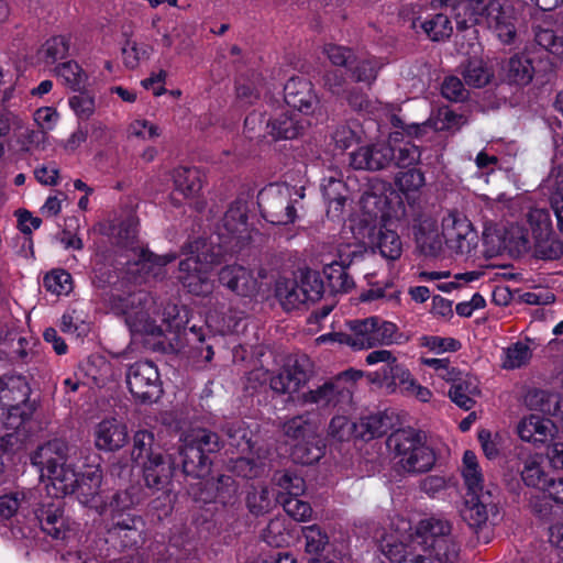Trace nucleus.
<instances>
[{
	"label": "nucleus",
	"mask_w": 563,
	"mask_h": 563,
	"mask_svg": "<svg viewBox=\"0 0 563 563\" xmlns=\"http://www.w3.org/2000/svg\"><path fill=\"white\" fill-rule=\"evenodd\" d=\"M462 474L467 487L462 517L471 528L481 529L486 525L489 514L497 512L498 487L493 484L484 485L477 457L472 451L464 453Z\"/></svg>",
	"instance_id": "1"
},
{
	"label": "nucleus",
	"mask_w": 563,
	"mask_h": 563,
	"mask_svg": "<svg viewBox=\"0 0 563 563\" xmlns=\"http://www.w3.org/2000/svg\"><path fill=\"white\" fill-rule=\"evenodd\" d=\"M181 250L188 257L179 262L178 282L188 292L196 296L210 294L212 283L209 278V269L219 261L220 250L214 252L212 243L202 238L188 242Z\"/></svg>",
	"instance_id": "2"
},
{
	"label": "nucleus",
	"mask_w": 563,
	"mask_h": 563,
	"mask_svg": "<svg viewBox=\"0 0 563 563\" xmlns=\"http://www.w3.org/2000/svg\"><path fill=\"white\" fill-rule=\"evenodd\" d=\"M179 446L183 472L194 478H203L210 472V454L222 448L220 437L208 429H192L181 438Z\"/></svg>",
	"instance_id": "3"
},
{
	"label": "nucleus",
	"mask_w": 563,
	"mask_h": 563,
	"mask_svg": "<svg viewBox=\"0 0 563 563\" xmlns=\"http://www.w3.org/2000/svg\"><path fill=\"white\" fill-rule=\"evenodd\" d=\"M346 327L347 331L322 335L319 340L322 342L333 341L346 344L354 350H363L391 343L397 331L396 324L378 317L353 320L347 322Z\"/></svg>",
	"instance_id": "4"
},
{
	"label": "nucleus",
	"mask_w": 563,
	"mask_h": 563,
	"mask_svg": "<svg viewBox=\"0 0 563 563\" xmlns=\"http://www.w3.org/2000/svg\"><path fill=\"white\" fill-rule=\"evenodd\" d=\"M362 377L357 371H345L335 378L324 382L297 397L300 406L314 405L319 410H330L352 401L354 382Z\"/></svg>",
	"instance_id": "5"
},
{
	"label": "nucleus",
	"mask_w": 563,
	"mask_h": 563,
	"mask_svg": "<svg viewBox=\"0 0 563 563\" xmlns=\"http://www.w3.org/2000/svg\"><path fill=\"white\" fill-rule=\"evenodd\" d=\"M295 188L285 184H269L257 195V203L262 217L274 225L294 223L297 211L294 206Z\"/></svg>",
	"instance_id": "6"
},
{
	"label": "nucleus",
	"mask_w": 563,
	"mask_h": 563,
	"mask_svg": "<svg viewBox=\"0 0 563 563\" xmlns=\"http://www.w3.org/2000/svg\"><path fill=\"white\" fill-rule=\"evenodd\" d=\"M532 234V254L538 260L555 261L563 255V242L552 231L550 213L532 209L527 214Z\"/></svg>",
	"instance_id": "7"
},
{
	"label": "nucleus",
	"mask_w": 563,
	"mask_h": 563,
	"mask_svg": "<svg viewBox=\"0 0 563 563\" xmlns=\"http://www.w3.org/2000/svg\"><path fill=\"white\" fill-rule=\"evenodd\" d=\"M526 3L521 0H489L486 21L499 40L509 44L517 33V24L522 18Z\"/></svg>",
	"instance_id": "8"
},
{
	"label": "nucleus",
	"mask_w": 563,
	"mask_h": 563,
	"mask_svg": "<svg viewBox=\"0 0 563 563\" xmlns=\"http://www.w3.org/2000/svg\"><path fill=\"white\" fill-rule=\"evenodd\" d=\"M283 432L286 437L294 440H312L311 446L308 448L303 443L296 446L295 454L300 459L302 464H312L322 456V446L316 437L317 427L309 420L308 415H299L287 420L283 424Z\"/></svg>",
	"instance_id": "9"
},
{
	"label": "nucleus",
	"mask_w": 563,
	"mask_h": 563,
	"mask_svg": "<svg viewBox=\"0 0 563 563\" xmlns=\"http://www.w3.org/2000/svg\"><path fill=\"white\" fill-rule=\"evenodd\" d=\"M313 374L310 358L302 354L289 357L278 374L271 378V387L278 394H292L308 383Z\"/></svg>",
	"instance_id": "10"
},
{
	"label": "nucleus",
	"mask_w": 563,
	"mask_h": 563,
	"mask_svg": "<svg viewBox=\"0 0 563 563\" xmlns=\"http://www.w3.org/2000/svg\"><path fill=\"white\" fill-rule=\"evenodd\" d=\"M126 384L133 397L141 402L157 399L162 391L158 371L148 361L136 362L129 367Z\"/></svg>",
	"instance_id": "11"
},
{
	"label": "nucleus",
	"mask_w": 563,
	"mask_h": 563,
	"mask_svg": "<svg viewBox=\"0 0 563 563\" xmlns=\"http://www.w3.org/2000/svg\"><path fill=\"white\" fill-rule=\"evenodd\" d=\"M442 236L446 246L456 255L470 254L477 240L472 223L453 212L442 219Z\"/></svg>",
	"instance_id": "12"
},
{
	"label": "nucleus",
	"mask_w": 563,
	"mask_h": 563,
	"mask_svg": "<svg viewBox=\"0 0 563 563\" xmlns=\"http://www.w3.org/2000/svg\"><path fill=\"white\" fill-rule=\"evenodd\" d=\"M220 285L240 297L254 298L261 289V283L252 269L239 264H230L218 272Z\"/></svg>",
	"instance_id": "13"
},
{
	"label": "nucleus",
	"mask_w": 563,
	"mask_h": 563,
	"mask_svg": "<svg viewBox=\"0 0 563 563\" xmlns=\"http://www.w3.org/2000/svg\"><path fill=\"white\" fill-rule=\"evenodd\" d=\"M176 258L177 256L174 253L156 255L148 250L141 249L130 272L136 275L134 277L136 284L163 282L167 277L166 265Z\"/></svg>",
	"instance_id": "14"
},
{
	"label": "nucleus",
	"mask_w": 563,
	"mask_h": 563,
	"mask_svg": "<svg viewBox=\"0 0 563 563\" xmlns=\"http://www.w3.org/2000/svg\"><path fill=\"white\" fill-rule=\"evenodd\" d=\"M391 163L393 152L387 142L366 144L350 153V166L358 170L377 172L389 167Z\"/></svg>",
	"instance_id": "15"
},
{
	"label": "nucleus",
	"mask_w": 563,
	"mask_h": 563,
	"mask_svg": "<svg viewBox=\"0 0 563 563\" xmlns=\"http://www.w3.org/2000/svg\"><path fill=\"white\" fill-rule=\"evenodd\" d=\"M220 236L230 250L241 247L249 239L246 208L242 203H233L224 213Z\"/></svg>",
	"instance_id": "16"
},
{
	"label": "nucleus",
	"mask_w": 563,
	"mask_h": 563,
	"mask_svg": "<svg viewBox=\"0 0 563 563\" xmlns=\"http://www.w3.org/2000/svg\"><path fill=\"white\" fill-rule=\"evenodd\" d=\"M102 471L100 468L89 470L82 473L77 482L76 495L80 504L103 514L108 507L103 492L101 490Z\"/></svg>",
	"instance_id": "17"
},
{
	"label": "nucleus",
	"mask_w": 563,
	"mask_h": 563,
	"mask_svg": "<svg viewBox=\"0 0 563 563\" xmlns=\"http://www.w3.org/2000/svg\"><path fill=\"white\" fill-rule=\"evenodd\" d=\"M143 520L130 514H113L112 523L108 529V538L119 543L122 549L133 548L141 540Z\"/></svg>",
	"instance_id": "18"
},
{
	"label": "nucleus",
	"mask_w": 563,
	"mask_h": 563,
	"mask_svg": "<svg viewBox=\"0 0 563 563\" xmlns=\"http://www.w3.org/2000/svg\"><path fill=\"white\" fill-rule=\"evenodd\" d=\"M285 102L305 114H311L319 106L312 84L306 78H290L284 87Z\"/></svg>",
	"instance_id": "19"
},
{
	"label": "nucleus",
	"mask_w": 563,
	"mask_h": 563,
	"mask_svg": "<svg viewBox=\"0 0 563 563\" xmlns=\"http://www.w3.org/2000/svg\"><path fill=\"white\" fill-rule=\"evenodd\" d=\"M517 433L521 440L534 444H545L556 439L559 426L551 419L539 415H530L522 418L517 426Z\"/></svg>",
	"instance_id": "20"
},
{
	"label": "nucleus",
	"mask_w": 563,
	"mask_h": 563,
	"mask_svg": "<svg viewBox=\"0 0 563 563\" xmlns=\"http://www.w3.org/2000/svg\"><path fill=\"white\" fill-rule=\"evenodd\" d=\"M365 246L378 249L387 260H397L402 253V243L396 231L386 228L366 227L361 239Z\"/></svg>",
	"instance_id": "21"
},
{
	"label": "nucleus",
	"mask_w": 563,
	"mask_h": 563,
	"mask_svg": "<svg viewBox=\"0 0 563 563\" xmlns=\"http://www.w3.org/2000/svg\"><path fill=\"white\" fill-rule=\"evenodd\" d=\"M417 250L427 257H437L443 250V236L437 221L430 217L420 219L412 227Z\"/></svg>",
	"instance_id": "22"
},
{
	"label": "nucleus",
	"mask_w": 563,
	"mask_h": 563,
	"mask_svg": "<svg viewBox=\"0 0 563 563\" xmlns=\"http://www.w3.org/2000/svg\"><path fill=\"white\" fill-rule=\"evenodd\" d=\"M143 478L145 487L151 492L172 487V478L175 466L170 459L153 456L150 461H143Z\"/></svg>",
	"instance_id": "23"
},
{
	"label": "nucleus",
	"mask_w": 563,
	"mask_h": 563,
	"mask_svg": "<svg viewBox=\"0 0 563 563\" xmlns=\"http://www.w3.org/2000/svg\"><path fill=\"white\" fill-rule=\"evenodd\" d=\"M70 448L64 440L55 439L38 446L32 463L41 468L42 475L68 463Z\"/></svg>",
	"instance_id": "24"
},
{
	"label": "nucleus",
	"mask_w": 563,
	"mask_h": 563,
	"mask_svg": "<svg viewBox=\"0 0 563 563\" xmlns=\"http://www.w3.org/2000/svg\"><path fill=\"white\" fill-rule=\"evenodd\" d=\"M31 388L24 376L3 375L0 376V406L24 405L33 402L30 400Z\"/></svg>",
	"instance_id": "25"
},
{
	"label": "nucleus",
	"mask_w": 563,
	"mask_h": 563,
	"mask_svg": "<svg viewBox=\"0 0 563 563\" xmlns=\"http://www.w3.org/2000/svg\"><path fill=\"white\" fill-rule=\"evenodd\" d=\"M95 434L97 448L106 451L121 449L128 439L126 427L115 419L102 420Z\"/></svg>",
	"instance_id": "26"
},
{
	"label": "nucleus",
	"mask_w": 563,
	"mask_h": 563,
	"mask_svg": "<svg viewBox=\"0 0 563 563\" xmlns=\"http://www.w3.org/2000/svg\"><path fill=\"white\" fill-rule=\"evenodd\" d=\"M35 519L46 534L56 540L65 538V519L59 501L41 506L35 510Z\"/></svg>",
	"instance_id": "27"
},
{
	"label": "nucleus",
	"mask_w": 563,
	"mask_h": 563,
	"mask_svg": "<svg viewBox=\"0 0 563 563\" xmlns=\"http://www.w3.org/2000/svg\"><path fill=\"white\" fill-rule=\"evenodd\" d=\"M426 442V434L413 428L394 431L386 441L387 448L399 459L409 456L416 448Z\"/></svg>",
	"instance_id": "28"
},
{
	"label": "nucleus",
	"mask_w": 563,
	"mask_h": 563,
	"mask_svg": "<svg viewBox=\"0 0 563 563\" xmlns=\"http://www.w3.org/2000/svg\"><path fill=\"white\" fill-rule=\"evenodd\" d=\"M268 134L274 140H292L302 134L305 124L297 114L282 112L267 122Z\"/></svg>",
	"instance_id": "29"
},
{
	"label": "nucleus",
	"mask_w": 563,
	"mask_h": 563,
	"mask_svg": "<svg viewBox=\"0 0 563 563\" xmlns=\"http://www.w3.org/2000/svg\"><path fill=\"white\" fill-rule=\"evenodd\" d=\"M449 536H451V525L449 521L431 517L418 523L416 533L412 536V543L419 544L426 550L429 548V542H433L434 539H444Z\"/></svg>",
	"instance_id": "30"
},
{
	"label": "nucleus",
	"mask_w": 563,
	"mask_h": 563,
	"mask_svg": "<svg viewBox=\"0 0 563 563\" xmlns=\"http://www.w3.org/2000/svg\"><path fill=\"white\" fill-rule=\"evenodd\" d=\"M488 8L487 0H459L453 5L454 19L459 30L477 24Z\"/></svg>",
	"instance_id": "31"
},
{
	"label": "nucleus",
	"mask_w": 563,
	"mask_h": 563,
	"mask_svg": "<svg viewBox=\"0 0 563 563\" xmlns=\"http://www.w3.org/2000/svg\"><path fill=\"white\" fill-rule=\"evenodd\" d=\"M391 417L386 412H377L362 417L360 421L356 422V438L368 441L382 437L391 428Z\"/></svg>",
	"instance_id": "32"
},
{
	"label": "nucleus",
	"mask_w": 563,
	"mask_h": 563,
	"mask_svg": "<svg viewBox=\"0 0 563 563\" xmlns=\"http://www.w3.org/2000/svg\"><path fill=\"white\" fill-rule=\"evenodd\" d=\"M434 463L435 453L426 442L416 448L409 456L398 460L399 467L407 473H426L433 467Z\"/></svg>",
	"instance_id": "33"
},
{
	"label": "nucleus",
	"mask_w": 563,
	"mask_h": 563,
	"mask_svg": "<svg viewBox=\"0 0 563 563\" xmlns=\"http://www.w3.org/2000/svg\"><path fill=\"white\" fill-rule=\"evenodd\" d=\"M528 405L545 415L563 418V399L556 394H549L543 390H534L527 396Z\"/></svg>",
	"instance_id": "34"
},
{
	"label": "nucleus",
	"mask_w": 563,
	"mask_h": 563,
	"mask_svg": "<svg viewBox=\"0 0 563 563\" xmlns=\"http://www.w3.org/2000/svg\"><path fill=\"white\" fill-rule=\"evenodd\" d=\"M275 295L286 310L296 309L308 302L298 282L292 279H279L276 283Z\"/></svg>",
	"instance_id": "35"
},
{
	"label": "nucleus",
	"mask_w": 563,
	"mask_h": 563,
	"mask_svg": "<svg viewBox=\"0 0 563 563\" xmlns=\"http://www.w3.org/2000/svg\"><path fill=\"white\" fill-rule=\"evenodd\" d=\"M387 143L390 144L393 152V163L399 168H408L416 165L421 157L419 146L410 141H398L396 137L390 139Z\"/></svg>",
	"instance_id": "36"
},
{
	"label": "nucleus",
	"mask_w": 563,
	"mask_h": 563,
	"mask_svg": "<svg viewBox=\"0 0 563 563\" xmlns=\"http://www.w3.org/2000/svg\"><path fill=\"white\" fill-rule=\"evenodd\" d=\"M461 75L465 85L474 88H482L488 85L494 77L493 71L484 60L478 58L468 59L462 65Z\"/></svg>",
	"instance_id": "37"
},
{
	"label": "nucleus",
	"mask_w": 563,
	"mask_h": 563,
	"mask_svg": "<svg viewBox=\"0 0 563 563\" xmlns=\"http://www.w3.org/2000/svg\"><path fill=\"white\" fill-rule=\"evenodd\" d=\"M506 79L515 85H528L533 78V66L525 55H516L509 58L506 68Z\"/></svg>",
	"instance_id": "38"
},
{
	"label": "nucleus",
	"mask_w": 563,
	"mask_h": 563,
	"mask_svg": "<svg viewBox=\"0 0 563 563\" xmlns=\"http://www.w3.org/2000/svg\"><path fill=\"white\" fill-rule=\"evenodd\" d=\"M424 551L430 553L439 563H459L461 556L460 544L452 536L444 539H434L429 542V548Z\"/></svg>",
	"instance_id": "39"
},
{
	"label": "nucleus",
	"mask_w": 563,
	"mask_h": 563,
	"mask_svg": "<svg viewBox=\"0 0 563 563\" xmlns=\"http://www.w3.org/2000/svg\"><path fill=\"white\" fill-rule=\"evenodd\" d=\"M56 494L60 495H73L76 490L77 482L80 477L69 463L62 465L47 474Z\"/></svg>",
	"instance_id": "40"
},
{
	"label": "nucleus",
	"mask_w": 563,
	"mask_h": 563,
	"mask_svg": "<svg viewBox=\"0 0 563 563\" xmlns=\"http://www.w3.org/2000/svg\"><path fill=\"white\" fill-rule=\"evenodd\" d=\"M175 189L186 198L194 197L201 189L199 172L196 168L179 167L174 172Z\"/></svg>",
	"instance_id": "41"
},
{
	"label": "nucleus",
	"mask_w": 563,
	"mask_h": 563,
	"mask_svg": "<svg viewBox=\"0 0 563 563\" xmlns=\"http://www.w3.org/2000/svg\"><path fill=\"white\" fill-rule=\"evenodd\" d=\"M323 274L328 285L334 294H345L355 287L354 279L347 273V269L334 263L327 264L323 267Z\"/></svg>",
	"instance_id": "42"
},
{
	"label": "nucleus",
	"mask_w": 563,
	"mask_h": 563,
	"mask_svg": "<svg viewBox=\"0 0 563 563\" xmlns=\"http://www.w3.org/2000/svg\"><path fill=\"white\" fill-rule=\"evenodd\" d=\"M521 478L527 486L544 492L551 477L542 468L538 456H530L523 462Z\"/></svg>",
	"instance_id": "43"
},
{
	"label": "nucleus",
	"mask_w": 563,
	"mask_h": 563,
	"mask_svg": "<svg viewBox=\"0 0 563 563\" xmlns=\"http://www.w3.org/2000/svg\"><path fill=\"white\" fill-rule=\"evenodd\" d=\"M154 434L147 430H140L133 437L132 459L143 465V461H150L153 456H162L161 452L154 451Z\"/></svg>",
	"instance_id": "44"
},
{
	"label": "nucleus",
	"mask_w": 563,
	"mask_h": 563,
	"mask_svg": "<svg viewBox=\"0 0 563 563\" xmlns=\"http://www.w3.org/2000/svg\"><path fill=\"white\" fill-rule=\"evenodd\" d=\"M478 394L477 385L471 379H460L454 383L449 396L451 400L464 410H470L475 405L473 397Z\"/></svg>",
	"instance_id": "45"
},
{
	"label": "nucleus",
	"mask_w": 563,
	"mask_h": 563,
	"mask_svg": "<svg viewBox=\"0 0 563 563\" xmlns=\"http://www.w3.org/2000/svg\"><path fill=\"white\" fill-rule=\"evenodd\" d=\"M55 74L63 78L64 82L74 91H80L88 79L84 69L74 60H68L56 66Z\"/></svg>",
	"instance_id": "46"
},
{
	"label": "nucleus",
	"mask_w": 563,
	"mask_h": 563,
	"mask_svg": "<svg viewBox=\"0 0 563 563\" xmlns=\"http://www.w3.org/2000/svg\"><path fill=\"white\" fill-rule=\"evenodd\" d=\"M262 540L271 547L282 548L288 544L290 536L284 518L275 517L269 520L261 534Z\"/></svg>",
	"instance_id": "47"
},
{
	"label": "nucleus",
	"mask_w": 563,
	"mask_h": 563,
	"mask_svg": "<svg viewBox=\"0 0 563 563\" xmlns=\"http://www.w3.org/2000/svg\"><path fill=\"white\" fill-rule=\"evenodd\" d=\"M323 197L328 201V213L339 216L345 203V186L342 180L330 177L328 183L322 186Z\"/></svg>",
	"instance_id": "48"
},
{
	"label": "nucleus",
	"mask_w": 563,
	"mask_h": 563,
	"mask_svg": "<svg viewBox=\"0 0 563 563\" xmlns=\"http://www.w3.org/2000/svg\"><path fill=\"white\" fill-rule=\"evenodd\" d=\"M69 43L64 36L47 40L38 51V58L46 65H53L67 56Z\"/></svg>",
	"instance_id": "49"
},
{
	"label": "nucleus",
	"mask_w": 563,
	"mask_h": 563,
	"mask_svg": "<svg viewBox=\"0 0 563 563\" xmlns=\"http://www.w3.org/2000/svg\"><path fill=\"white\" fill-rule=\"evenodd\" d=\"M427 36L433 42H440L449 38L453 32L451 21L448 15L438 13L421 24Z\"/></svg>",
	"instance_id": "50"
},
{
	"label": "nucleus",
	"mask_w": 563,
	"mask_h": 563,
	"mask_svg": "<svg viewBox=\"0 0 563 563\" xmlns=\"http://www.w3.org/2000/svg\"><path fill=\"white\" fill-rule=\"evenodd\" d=\"M246 506L254 516L266 514L272 507L269 489L264 485H252L246 495Z\"/></svg>",
	"instance_id": "51"
},
{
	"label": "nucleus",
	"mask_w": 563,
	"mask_h": 563,
	"mask_svg": "<svg viewBox=\"0 0 563 563\" xmlns=\"http://www.w3.org/2000/svg\"><path fill=\"white\" fill-rule=\"evenodd\" d=\"M347 69L355 81L371 86L377 77L379 66L375 59L356 56L355 63Z\"/></svg>",
	"instance_id": "52"
},
{
	"label": "nucleus",
	"mask_w": 563,
	"mask_h": 563,
	"mask_svg": "<svg viewBox=\"0 0 563 563\" xmlns=\"http://www.w3.org/2000/svg\"><path fill=\"white\" fill-rule=\"evenodd\" d=\"M3 418V426L8 430H18L26 420H29L36 409V402H26L24 405H10Z\"/></svg>",
	"instance_id": "53"
},
{
	"label": "nucleus",
	"mask_w": 563,
	"mask_h": 563,
	"mask_svg": "<svg viewBox=\"0 0 563 563\" xmlns=\"http://www.w3.org/2000/svg\"><path fill=\"white\" fill-rule=\"evenodd\" d=\"M385 380L388 382V386L399 388L401 393L408 395H411L417 386L410 373L399 365H393L385 369Z\"/></svg>",
	"instance_id": "54"
},
{
	"label": "nucleus",
	"mask_w": 563,
	"mask_h": 563,
	"mask_svg": "<svg viewBox=\"0 0 563 563\" xmlns=\"http://www.w3.org/2000/svg\"><path fill=\"white\" fill-rule=\"evenodd\" d=\"M504 353L503 367L506 369H515L525 366L532 356L530 347L522 342L511 344Z\"/></svg>",
	"instance_id": "55"
},
{
	"label": "nucleus",
	"mask_w": 563,
	"mask_h": 563,
	"mask_svg": "<svg viewBox=\"0 0 563 563\" xmlns=\"http://www.w3.org/2000/svg\"><path fill=\"white\" fill-rule=\"evenodd\" d=\"M302 534L306 539V552L313 555L312 558H320L329 543L327 533L319 526L312 525L303 527Z\"/></svg>",
	"instance_id": "56"
},
{
	"label": "nucleus",
	"mask_w": 563,
	"mask_h": 563,
	"mask_svg": "<svg viewBox=\"0 0 563 563\" xmlns=\"http://www.w3.org/2000/svg\"><path fill=\"white\" fill-rule=\"evenodd\" d=\"M298 284L305 297H307L308 302H314L322 297L323 282L321 280L318 272L312 269L301 272Z\"/></svg>",
	"instance_id": "57"
},
{
	"label": "nucleus",
	"mask_w": 563,
	"mask_h": 563,
	"mask_svg": "<svg viewBox=\"0 0 563 563\" xmlns=\"http://www.w3.org/2000/svg\"><path fill=\"white\" fill-rule=\"evenodd\" d=\"M43 284L45 288L55 295H66L71 288V276L63 269H55L46 274Z\"/></svg>",
	"instance_id": "58"
},
{
	"label": "nucleus",
	"mask_w": 563,
	"mask_h": 563,
	"mask_svg": "<svg viewBox=\"0 0 563 563\" xmlns=\"http://www.w3.org/2000/svg\"><path fill=\"white\" fill-rule=\"evenodd\" d=\"M273 481L284 489L289 497L299 496L305 492V481L302 477L289 471H278L274 474Z\"/></svg>",
	"instance_id": "59"
},
{
	"label": "nucleus",
	"mask_w": 563,
	"mask_h": 563,
	"mask_svg": "<svg viewBox=\"0 0 563 563\" xmlns=\"http://www.w3.org/2000/svg\"><path fill=\"white\" fill-rule=\"evenodd\" d=\"M70 109L80 120L90 119L96 111L95 97L88 91H80L68 100Z\"/></svg>",
	"instance_id": "60"
},
{
	"label": "nucleus",
	"mask_w": 563,
	"mask_h": 563,
	"mask_svg": "<svg viewBox=\"0 0 563 563\" xmlns=\"http://www.w3.org/2000/svg\"><path fill=\"white\" fill-rule=\"evenodd\" d=\"M279 501L283 504L285 511L297 521H306L311 518L312 508L310 505L298 496L284 498L279 497Z\"/></svg>",
	"instance_id": "61"
},
{
	"label": "nucleus",
	"mask_w": 563,
	"mask_h": 563,
	"mask_svg": "<svg viewBox=\"0 0 563 563\" xmlns=\"http://www.w3.org/2000/svg\"><path fill=\"white\" fill-rule=\"evenodd\" d=\"M534 41L552 54H563V38L558 36L553 30L537 27L534 30Z\"/></svg>",
	"instance_id": "62"
},
{
	"label": "nucleus",
	"mask_w": 563,
	"mask_h": 563,
	"mask_svg": "<svg viewBox=\"0 0 563 563\" xmlns=\"http://www.w3.org/2000/svg\"><path fill=\"white\" fill-rule=\"evenodd\" d=\"M356 422L344 416H335L330 421L329 434L338 441H347L352 435L356 437Z\"/></svg>",
	"instance_id": "63"
},
{
	"label": "nucleus",
	"mask_w": 563,
	"mask_h": 563,
	"mask_svg": "<svg viewBox=\"0 0 563 563\" xmlns=\"http://www.w3.org/2000/svg\"><path fill=\"white\" fill-rule=\"evenodd\" d=\"M323 52L334 66L349 68V66L356 60L354 52L345 46L327 44L323 47Z\"/></svg>",
	"instance_id": "64"
}]
</instances>
